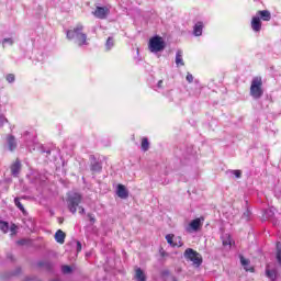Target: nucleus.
Returning a JSON list of instances; mask_svg holds the SVG:
<instances>
[{
    "label": "nucleus",
    "instance_id": "10",
    "mask_svg": "<svg viewBox=\"0 0 281 281\" xmlns=\"http://www.w3.org/2000/svg\"><path fill=\"white\" fill-rule=\"evenodd\" d=\"M240 265L244 267L245 271H250V273H254V267H251V261L249 259H246L243 255L239 256Z\"/></svg>",
    "mask_w": 281,
    "mask_h": 281
},
{
    "label": "nucleus",
    "instance_id": "21",
    "mask_svg": "<svg viewBox=\"0 0 281 281\" xmlns=\"http://www.w3.org/2000/svg\"><path fill=\"white\" fill-rule=\"evenodd\" d=\"M14 203H15V206L20 210V212H22V214L24 215L27 214V211H25V206H23V204L21 203V199L15 198Z\"/></svg>",
    "mask_w": 281,
    "mask_h": 281
},
{
    "label": "nucleus",
    "instance_id": "6",
    "mask_svg": "<svg viewBox=\"0 0 281 281\" xmlns=\"http://www.w3.org/2000/svg\"><path fill=\"white\" fill-rule=\"evenodd\" d=\"M92 14L95 19L104 21V19L111 14V10L108 7H97L95 10L92 11Z\"/></svg>",
    "mask_w": 281,
    "mask_h": 281
},
{
    "label": "nucleus",
    "instance_id": "23",
    "mask_svg": "<svg viewBox=\"0 0 281 281\" xmlns=\"http://www.w3.org/2000/svg\"><path fill=\"white\" fill-rule=\"evenodd\" d=\"M140 148L144 153H146L148 150V148H150V143L148 142V138L144 137L142 139V145Z\"/></svg>",
    "mask_w": 281,
    "mask_h": 281
},
{
    "label": "nucleus",
    "instance_id": "3",
    "mask_svg": "<svg viewBox=\"0 0 281 281\" xmlns=\"http://www.w3.org/2000/svg\"><path fill=\"white\" fill-rule=\"evenodd\" d=\"M184 258L188 262H192L193 267L195 268H199L201 265H203V257L192 248L186 249Z\"/></svg>",
    "mask_w": 281,
    "mask_h": 281
},
{
    "label": "nucleus",
    "instance_id": "11",
    "mask_svg": "<svg viewBox=\"0 0 281 281\" xmlns=\"http://www.w3.org/2000/svg\"><path fill=\"white\" fill-rule=\"evenodd\" d=\"M7 144H8V148L9 150L12 153L14 150H16V138L13 135H8L7 136Z\"/></svg>",
    "mask_w": 281,
    "mask_h": 281
},
{
    "label": "nucleus",
    "instance_id": "16",
    "mask_svg": "<svg viewBox=\"0 0 281 281\" xmlns=\"http://www.w3.org/2000/svg\"><path fill=\"white\" fill-rule=\"evenodd\" d=\"M194 36H201L203 34V22H198L193 26Z\"/></svg>",
    "mask_w": 281,
    "mask_h": 281
},
{
    "label": "nucleus",
    "instance_id": "18",
    "mask_svg": "<svg viewBox=\"0 0 281 281\" xmlns=\"http://www.w3.org/2000/svg\"><path fill=\"white\" fill-rule=\"evenodd\" d=\"M222 243L224 247H232V236H229L228 234L223 235Z\"/></svg>",
    "mask_w": 281,
    "mask_h": 281
},
{
    "label": "nucleus",
    "instance_id": "39",
    "mask_svg": "<svg viewBox=\"0 0 281 281\" xmlns=\"http://www.w3.org/2000/svg\"><path fill=\"white\" fill-rule=\"evenodd\" d=\"M77 251H82V244L77 241Z\"/></svg>",
    "mask_w": 281,
    "mask_h": 281
},
{
    "label": "nucleus",
    "instance_id": "37",
    "mask_svg": "<svg viewBox=\"0 0 281 281\" xmlns=\"http://www.w3.org/2000/svg\"><path fill=\"white\" fill-rule=\"evenodd\" d=\"M5 122H8L5 116H3V114H0V126H3V124H5Z\"/></svg>",
    "mask_w": 281,
    "mask_h": 281
},
{
    "label": "nucleus",
    "instance_id": "19",
    "mask_svg": "<svg viewBox=\"0 0 281 281\" xmlns=\"http://www.w3.org/2000/svg\"><path fill=\"white\" fill-rule=\"evenodd\" d=\"M114 46H115V40L113 37H108L105 43L106 52H111V49H113Z\"/></svg>",
    "mask_w": 281,
    "mask_h": 281
},
{
    "label": "nucleus",
    "instance_id": "8",
    "mask_svg": "<svg viewBox=\"0 0 281 281\" xmlns=\"http://www.w3.org/2000/svg\"><path fill=\"white\" fill-rule=\"evenodd\" d=\"M116 194L119 199H128V189L124 184H117Z\"/></svg>",
    "mask_w": 281,
    "mask_h": 281
},
{
    "label": "nucleus",
    "instance_id": "26",
    "mask_svg": "<svg viewBox=\"0 0 281 281\" xmlns=\"http://www.w3.org/2000/svg\"><path fill=\"white\" fill-rule=\"evenodd\" d=\"M227 173L234 175V177H236V179H240L243 177V171H240V170H228Z\"/></svg>",
    "mask_w": 281,
    "mask_h": 281
},
{
    "label": "nucleus",
    "instance_id": "30",
    "mask_svg": "<svg viewBox=\"0 0 281 281\" xmlns=\"http://www.w3.org/2000/svg\"><path fill=\"white\" fill-rule=\"evenodd\" d=\"M2 44L3 45H14V40H12V37L4 38L2 41Z\"/></svg>",
    "mask_w": 281,
    "mask_h": 281
},
{
    "label": "nucleus",
    "instance_id": "20",
    "mask_svg": "<svg viewBox=\"0 0 281 281\" xmlns=\"http://www.w3.org/2000/svg\"><path fill=\"white\" fill-rule=\"evenodd\" d=\"M267 278H269L271 281H276L278 279V271L276 270H266Z\"/></svg>",
    "mask_w": 281,
    "mask_h": 281
},
{
    "label": "nucleus",
    "instance_id": "44",
    "mask_svg": "<svg viewBox=\"0 0 281 281\" xmlns=\"http://www.w3.org/2000/svg\"><path fill=\"white\" fill-rule=\"evenodd\" d=\"M53 281H60V280H58V279H54Z\"/></svg>",
    "mask_w": 281,
    "mask_h": 281
},
{
    "label": "nucleus",
    "instance_id": "34",
    "mask_svg": "<svg viewBox=\"0 0 281 281\" xmlns=\"http://www.w3.org/2000/svg\"><path fill=\"white\" fill-rule=\"evenodd\" d=\"M10 232H11V235L14 236V234H16V224H12L10 227H9Z\"/></svg>",
    "mask_w": 281,
    "mask_h": 281
},
{
    "label": "nucleus",
    "instance_id": "33",
    "mask_svg": "<svg viewBox=\"0 0 281 281\" xmlns=\"http://www.w3.org/2000/svg\"><path fill=\"white\" fill-rule=\"evenodd\" d=\"M274 196L281 201V188H276L274 190Z\"/></svg>",
    "mask_w": 281,
    "mask_h": 281
},
{
    "label": "nucleus",
    "instance_id": "24",
    "mask_svg": "<svg viewBox=\"0 0 281 281\" xmlns=\"http://www.w3.org/2000/svg\"><path fill=\"white\" fill-rule=\"evenodd\" d=\"M91 170L92 172H101L102 170V164L94 161L91 164Z\"/></svg>",
    "mask_w": 281,
    "mask_h": 281
},
{
    "label": "nucleus",
    "instance_id": "14",
    "mask_svg": "<svg viewBox=\"0 0 281 281\" xmlns=\"http://www.w3.org/2000/svg\"><path fill=\"white\" fill-rule=\"evenodd\" d=\"M65 238H66L65 232L58 229V231L55 233V240H56V243H58L59 245H65Z\"/></svg>",
    "mask_w": 281,
    "mask_h": 281
},
{
    "label": "nucleus",
    "instance_id": "1",
    "mask_svg": "<svg viewBox=\"0 0 281 281\" xmlns=\"http://www.w3.org/2000/svg\"><path fill=\"white\" fill-rule=\"evenodd\" d=\"M85 26L82 24H77L74 29L68 30L66 32L68 41H75L79 47L89 45V42H87V35L82 32Z\"/></svg>",
    "mask_w": 281,
    "mask_h": 281
},
{
    "label": "nucleus",
    "instance_id": "15",
    "mask_svg": "<svg viewBox=\"0 0 281 281\" xmlns=\"http://www.w3.org/2000/svg\"><path fill=\"white\" fill-rule=\"evenodd\" d=\"M176 65L177 67H183L186 65V63L183 61V50H177Z\"/></svg>",
    "mask_w": 281,
    "mask_h": 281
},
{
    "label": "nucleus",
    "instance_id": "22",
    "mask_svg": "<svg viewBox=\"0 0 281 281\" xmlns=\"http://www.w3.org/2000/svg\"><path fill=\"white\" fill-rule=\"evenodd\" d=\"M135 278L137 281H146V274H144V271H142L140 268L136 269Z\"/></svg>",
    "mask_w": 281,
    "mask_h": 281
},
{
    "label": "nucleus",
    "instance_id": "4",
    "mask_svg": "<svg viewBox=\"0 0 281 281\" xmlns=\"http://www.w3.org/2000/svg\"><path fill=\"white\" fill-rule=\"evenodd\" d=\"M80 203H82V195H80V193L70 192L68 194L67 205L71 214H76V212H78V206L80 205Z\"/></svg>",
    "mask_w": 281,
    "mask_h": 281
},
{
    "label": "nucleus",
    "instance_id": "9",
    "mask_svg": "<svg viewBox=\"0 0 281 281\" xmlns=\"http://www.w3.org/2000/svg\"><path fill=\"white\" fill-rule=\"evenodd\" d=\"M200 227H201V220L195 218L190 222L189 226L187 227V232H189V233L199 232Z\"/></svg>",
    "mask_w": 281,
    "mask_h": 281
},
{
    "label": "nucleus",
    "instance_id": "38",
    "mask_svg": "<svg viewBox=\"0 0 281 281\" xmlns=\"http://www.w3.org/2000/svg\"><path fill=\"white\" fill-rule=\"evenodd\" d=\"M38 267H49V262L40 261Z\"/></svg>",
    "mask_w": 281,
    "mask_h": 281
},
{
    "label": "nucleus",
    "instance_id": "5",
    "mask_svg": "<svg viewBox=\"0 0 281 281\" xmlns=\"http://www.w3.org/2000/svg\"><path fill=\"white\" fill-rule=\"evenodd\" d=\"M166 49V43L164 38L159 36H154L149 40V50L153 54H157V52H164Z\"/></svg>",
    "mask_w": 281,
    "mask_h": 281
},
{
    "label": "nucleus",
    "instance_id": "12",
    "mask_svg": "<svg viewBox=\"0 0 281 281\" xmlns=\"http://www.w3.org/2000/svg\"><path fill=\"white\" fill-rule=\"evenodd\" d=\"M11 175L12 177H19L21 175V161L15 160L13 165H11Z\"/></svg>",
    "mask_w": 281,
    "mask_h": 281
},
{
    "label": "nucleus",
    "instance_id": "41",
    "mask_svg": "<svg viewBox=\"0 0 281 281\" xmlns=\"http://www.w3.org/2000/svg\"><path fill=\"white\" fill-rule=\"evenodd\" d=\"M164 80H159L157 83L158 89H162Z\"/></svg>",
    "mask_w": 281,
    "mask_h": 281
},
{
    "label": "nucleus",
    "instance_id": "42",
    "mask_svg": "<svg viewBox=\"0 0 281 281\" xmlns=\"http://www.w3.org/2000/svg\"><path fill=\"white\" fill-rule=\"evenodd\" d=\"M79 214H85V207L79 206Z\"/></svg>",
    "mask_w": 281,
    "mask_h": 281
},
{
    "label": "nucleus",
    "instance_id": "43",
    "mask_svg": "<svg viewBox=\"0 0 281 281\" xmlns=\"http://www.w3.org/2000/svg\"><path fill=\"white\" fill-rule=\"evenodd\" d=\"M52 151L50 150H47L46 154L49 155Z\"/></svg>",
    "mask_w": 281,
    "mask_h": 281
},
{
    "label": "nucleus",
    "instance_id": "35",
    "mask_svg": "<svg viewBox=\"0 0 281 281\" xmlns=\"http://www.w3.org/2000/svg\"><path fill=\"white\" fill-rule=\"evenodd\" d=\"M186 78H187V81H189L190 83L194 82V76H192V74L188 72Z\"/></svg>",
    "mask_w": 281,
    "mask_h": 281
},
{
    "label": "nucleus",
    "instance_id": "28",
    "mask_svg": "<svg viewBox=\"0 0 281 281\" xmlns=\"http://www.w3.org/2000/svg\"><path fill=\"white\" fill-rule=\"evenodd\" d=\"M277 260L281 266V243L280 241L277 243Z\"/></svg>",
    "mask_w": 281,
    "mask_h": 281
},
{
    "label": "nucleus",
    "instance_id": "36",
    "mask_svg": "<svg viewBox=\"0 0 281 281\" xmlns=\"http://www.w3.org/2000/svg\"><path fill=\"white\" fill-rule=\"evenodd\" d=\"M88 218H89L91 225H93L95 223V216H93V214L89 213Z\"/></svg>",
    "mask_w": 281,
    "mask_h": 281
},
{
    "label": "nucleus",
    "instance_id": "29",
    "mask_svg": "<svg viewBox=\"0 0 281 281\" xmlns=\"http://www.w3.org/2000/svg\"><path fill=\"white\" fill-rule=\"evenodd\" d=\"M173 247H183V241H181V237H176Z\"/></svg>",
    "mask_w": 281,
    "mask_h": 281
},
{
    "label": "nucleus",
    "instance_id": "40",
    "mask_svg": "<svg viewBox=\"0 0 281 281\" xmlns=\"http://www.w3.org/2000/svg\"><path fill=\"white\" fill-rule=\"evenodd\" d=\"M160 256L162 258H166V256H168V252H166V250H164V249H160Z\"/></svg>",
    "mask_w": 281,
    "mask_h": 281
},
{
    "label": "nucleus",
    "instance_id": "31",
    "mask_svg": "<svg viewBox=\"0 0 281 281\" xmlns=\"http://www.w3.org/2000/svg\"><path fill=\"white\" fill-rule=\"evenodd\" d=\"M61 271L63 273H71L72 271L71 266H63Z\"/></svg>",
    "mask_w": 281,
    "mask_h": 281
},
{
    "label": "nucleus",
    "instance_id": "32",
    "mask_svg": "<svg viewBox=\"0 0 281 281\" xmlns=\"http://www.w3.org/2000/svg\"><path fill=\"white\" fill-rule=\"evenodd\" d=\"M5 80L9 81L10 83L14 82L15 77L13 74H9L5 76Z\"/></svg>",
    "mask_w": 281,
    "mask_h": 281
},
{
    "label": "nucleus",
    "instance_id": "25",
    "mask_svg": "<svg viewBox=\"0 0 281 281\" xmlns=\"http://www.w3.org/2000/svg\"><path fill=\"white\" fill-rule=\"evenodd\" d=\"M0 229L3 234H8V232H10V224H8V222L0 221Z\"/></svg>",
    "mask_w": 281,
    "mask_h": 281
},
{
    "label": "nucleus",
    "instance_id": "2",
    "mask_svg": "<svg viewBox=\"0 0 281 281\" xmlns=\"http://www.w3.org/2000/svg\"><path fill=\"white\" fill-rule=\"evenodd\" d=\"M265 91L262 90V78L255 77L250 85V95L254 100H260Z\"/></svg>",
    "mask_w": 281,
    "mask_h": 281
},
{
    "label": "nucleus",
    "instance_id": "13",
    "mask_svg": "<svg viewBox=\"0 0 281 281\" xmlns=\"http://www.w3.org/2000/svg\"><path fill=\"white\" fill-rule=\"evenodd\" d=\"M256 16H259L261 21H271V12L269 10L258 11Z\"/></svg>",
    "mask_w": 281,
    "mask_h": 281
},
{
    "label": "nucleus",
    "instance_id": "7",
    "mask_svg": "<svg viewBox=\"0 0 281 281\" xmlns=\"http://www.w3.org/2000/svg\"><path fill=\"white\" fill-rule=\"evenodd\" d=\"M250 25H251L252 32H260V30H262V22L260 21V16L258 15L252 16Z\"/></svg>",
    "mask_w": 281,
    "mask_h": 281
},
{
    "label": "nucleus",
    "instance_id": "17",
    "mask_svg": "<svg viewBox=\"0 0 281 281\" xmlns=\"http://www.w3.org/2000/svg\"><path fill=\"white\" fill-rule=\"evenodd\" d=\"M274 214L276 211L273 210V207L267 209L263 211L262 218L263 221H269V218H273Z\"/></svg>",
    "mask_w": 281,
    "mask_h": 281
},
{
    "label": "nucleus",
    "instance_id": "27",
    "mask_svg": "<svg viewBox=\"0 0 281 281\" xmlns=\"http://www.w3.org/2000/svg\"><path fill=\"white\" fill-rule=\"evenodd\" d=\"M166 240L168 245H170L171 247H175V235L172 234L166 235Z\"/></svg>",
    "mask_w": 281,
    "mask_h": 281
}]
</instances>
